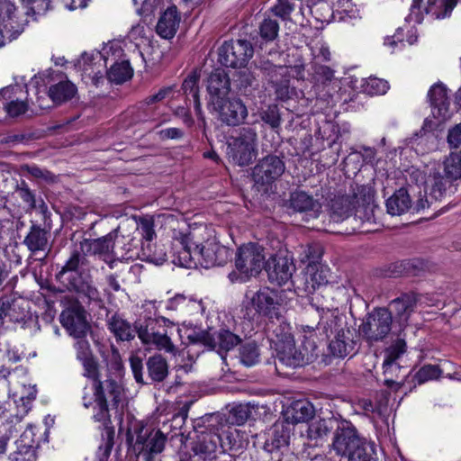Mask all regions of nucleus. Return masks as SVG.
<instances>
[{"instance_id":"21","label":"nucleus","mask_w":461,"mask_h":461,"mask_svg":"<svg viewBox=\"0 0 461 461\" xmlns=\"http://www.w3.org/2000/svg\"><path fill=\"white\" fill-rule=\"evenodd\" d=\"M137 335L144 345L153 346L159 351L176 356L178 350L166 332L156 330V321H145L137 329Z\"/></svg>"},{"instance_id":"44","label":"nucleus","mask_w":461,"mask_h":461,"mask_svg":"<svg viewBox=\"0 0 461 461\" xmlns=\"http://www.w3.org/2000/svg\"><path fill=\"white\" fill-rule=\"evenodd\" d=\"M380 394L381 399L376 402H373L372 400L367 398L358 399L355 403L356 408L363 411L366 416H370L375 413L382 414L387 405L390 393L387 391H381Z\"/></svg>"},{"instance_id":"49","label":"nucleus","mask_w":461,"mask_h":461,"mask_svg":"<svg viewBox=\"0 0 461 461\" xmlns=\"http://www.w3.org/2000/svg\"><path fill=\"white\" fill-rule=\"evenodd\" d=\"M67 289L69 291L77 292L78 294H82L90 301L101 302V294L95 287L92 276L77 282Z\"/></svg>"},{"instance_id":"9","label":"nucleus","mask_w":461,"mask_h":461,"mask_svg":"<svg viewBox=\"0 0 461 461\" xmlns=\"http://www.w3.org/2000/svg\"><path fill=\"white\" fill-rule=\"evenodd\" d=\"M307 312L318 318L315 324L303 325L304 332L318 331L320 334L330 337L331 334H337L339 329H349L347 325L345 317L339 313L338 309L319 308L314 305L307 310Z\"/></svg>"},{"instance_id":"7","label":"nucleus","mask_w":461,"mask_h":461,"mask_svg":"<svg viewBox=\"0 0 461 461\" xmlns=\"http://www.w3.org/2000/svg\"><path fill=\"white\" fill-rule=\"evenodd\" d=\"M130 365L134 379L138 384L162 383L169 374L167 361L160 354H155L147 358L145 364L147 369L146 379L143 373L144 365L140 357L131 356Z\"/></svg>"},{"instance_id":"59","label":"nucleus","mask_w":461,"mask_h":461,"mask_svg":"<svg viewBox=\"0 0 461 461\" xmlns=\"http://www.w3.org/2000/svg\"><path fill=\"white\" fill-rule=\"evenodd\" d=\"M24 170L34 178L40 179L47 184L57 182L58 176L48 169L41 168L36 165H26Z\"/></svg>"},{"instance_id":"33","label":"nucleus","mask_w":461,"mask_h":461,"mask_svg":"<svg viewBox=\"0 0 461 461\" xmlns=\"http://www.w3.org/2000/svg\"><path fill=\"white\" fill-rule=\"evenodd\" d=\"M267 329L271 332L270 339L276 348L279 347V344L292 343L294 341L292 328L281 314L270 320Z\"/></svg>"},{"instance_id":"38","label":"nucleus","mask_w":461,"mask_h":461,"mask_svg":"<svg viewBox=\"0 0 461 461\" xmlns=\"http://www.w3.org/2000/svg\"><path fill=\"white\" fill-rule=\"evenodd\" d=\"M386 211L392 216H399L407 212L411 207V199L407 190H396L385 203Z\"/></svg>"},{"instance_id":"53","label":"nucleus","mask_w":461,"mask_h":461,"mask_svg":"<svg viewBox=\"0 0 461 461\" xmlns=\"http://www.w3.org/2000/svg\"><path fill=\"white\" fill-rule=\"evenodd\" d=\"M137 230L140 231L143 241L153 240L157 234L155 232L154 218L150 215L139 216L136 218Z\"/></svg>"},{"instance_id":"46","label":"nucleus","mask_w":461,"mask_h":461,"mask_svg":"<svg viewBox=\"0 0 461 461\" xmlns=\"http://www.w3.org/2000/svg\"><path fill=\"white\" fill-rule=\"evenodd\" d=\"M133 76V69L129 60L115 62L107 71L108 79L115 84H122L131 79Z\"/></svg>"},{"instance_id":"37","label":"nucleus","mask_w":461,"mask_h":461,"mask_svg":"<svg viewBox=\"0 0 461 461\" xmlns=\"http://www.w3.org/2000/svg\"><path fill=\"white\" fill-rule=\"evenodd\" d=\"M332 420L319 419L312 421L307 429L308 442L304 445L310 447H317L322 444V440L329 435L333 429Z\"/></svg>"},{"instance_id":"36","label":"nucleus","mask_w":461,"mask_h":461,"mask_svg":"<svg viewBox=\"0 0 461 461\" xmlns=\"http://www.w3.org/2000/svg\"><path fill=\"white\" fill-rule=\"evenodd\" d=\"M77 92V88L71 81L60 79L49 87L48 96L54 104L59 105L71 100Z\"/></svg>"},{"instance_id":"64","label":"nucleus","mask_w":461,"mask_h":461,"mask_svg":"<svg viewBox=\"0 0 461 461\" xmlns=\"http://www.w3.org/2000/svg\"><path fill=\"white\" fill-rule=\"evenodd\" d=\"M79 362H81L83 366V375L85 377L91 379L93 384L100 379L98 363L94 356L86 358V360H80Z\"/></svg>"},{"instance_id":"54","label":"nucleus","mask_w":461,"mask_h":461,"mask_svg":"<svg viewBox=\"0 0 461 461\" xmlns=\"http://www.w3.org/2000/svg\"><path fill=\"white\" fill-rule=\"evenodd\" d=\"M402 367L399 363L383 362V373L384 375V384L388 387L396 386L395 390H398L401 384L395 381L399 377Z\"/></svg>"},{"instance_id":"18","label":"nucleus","mask_w":461,"mask_h":461,"mask_svg":"<svg viewBox=\"0 0 461 461\" xmlns=\"http://www.w3.org/2000/svg\"><path fill=\"white\" fill-rule=\"evenodd\" d=\"M218 113L220 121L228 126H238L248 117V109L240 98L229 96L211 105Z\"/></svg>"},{"instance_id":"29","label":"nucleus","mask_w":461,"mask_h":461,"mask_svg":"<svg viewBox=\"0 0 461 461\" xmlns=\"http://www.w3.org/2000/svg\"><path fill=\"white\" fill-rule=\"evenodd\" d=\"M288 207L294 212L305 213L311 218H317L321 212V203L307 192L296 190L290 194Z\"/></svg>"},{"instance_id":"26","label":"nucleus","mask_w":461,"mask_h":461,"mask_svg":"<svg viewBox=\"0 0 461 461\" xmlns=\"http://www.w3.org/2000/svg\"><path fill=\"white\" fill-rule=\"evenodd\" d=\"M357 334L353 329H339L329 343L330 353L339 358L352 356L357 352Z\"/></svg>"},{"instance_id":"58","label":"nucleus","mask_w":461,"mask_h":461,"mask_svg":"<svg viewBox=\"0 0 461 461\" xmlns=\"http://www.w3.org/2000/svg\"><path fill=\"white\" fill-rule=\"evenodd\" d=\"M441 373L442 371L438 366L425 365L417 371L414 379L419 384H421L429 380L438 378Z\"/></svg>"},{"instance_id":"20","label":"nucleus","mask_w":461,"mask_h":461,"mask_svg":"<svg viewBox=\"0 0 461 461\" xmlns=\"http://www.w3.org/2000/svg\"><path fill=\"white\" fill-rule=\"evenodd\" d=\"M60 323L72 337L86 336L90 324L86 320V312L78 303L64 309L59 316Z\"/></svg>"},{"instance_id":"39","label":"nucleus","mask_w":461,"mask_h":461,"mask_svg":"<svg viewBox=\"0 0 461 461\" xmlns=\"http://www.w3.org/2000/svg\"><path fill=\"white\" fill-rule=\"evenodd\" d=\"M452 180L442 176L438 170L429 173L427 179V186L429 189V196L435 201L441 200L447 194V189L451 186Z\"/></svg>"},{"instance_id":"55","label":"nucleus","mask_w":461,"mask_h":461,"mask_svg":"<svg viewBox=\"0 0 461 461\" xmlns=\"http://www.w3.org/2000/svg\"><path fill=\"white\" fill-rule=\"evenodd\" d=\"M200 77L201 71L198 69H194L187 75L182 84V90L185 95H191L192 98L199 95Z\"/></svg>"},{"instance_id":"43","label":"nucleus","mask_w":461,"mask_h":461,"mask_svg":"<svg viewBox=\"0 0 461 461\" xmlns=\"http://www.w3.org/2000/svg\"><path fill=\"white\" fill-rule=\"evenodd\" d=\"M140 258L146 262L162 265L167 260V254L162 248L152 243V240H147L141 243Z\"/></svg>"},{"instance_id":"6","label":"nucleus","mask_w":461,"mask_h":461,"mask_svg":"<svg viewBox=\"0 0 461 461\" xmlns=\"http://www.w3.org/2000/svg\"><path fill=\"white\" fill-rule=\"evenodd\" d=\"M109 375L104 380L101 378L93 384L95 400H102L105 402H112L113 406H117L122 394L123 389L119 378L122 377L123 366L121 359L115 357L108 366Z\"/></svg>"},{"instance_id":"24","label":"nucleus","mask_w":461,"mask_h":461,"mask_svg":"<svg viewBox=\"0 0 461 461\" xmlns=\"http://www.w3.org/2000/svg\"><path fill=\"white\" fill-rule=\"evenodd\" d=\"M330 270L321 264H307L303 276L296 283V289L312 294L329 281Z\"/></svg>"},{"instance_id":"40","label":"nucleus","mask_w":461,"mask_h":461,"mask_svg":"<svg viewBox=\"0 0 461 461\" xmlns=\"http://www.w3.org/2000/svg\"><path fill=\"white\" fill-rule=\"evenodd\" d=\"M258 73L255 67L244 68L236 73V86L245 95H250L258 86Z\"/></svg>"},{"instance_id":"60","label":"nucleus","mask_w":461,"mask_h":461,"mask_svg":"<svg viewBox=\"0 0 461 461\" xmlns=\"http://www.w3.org/2000/svg\"><path fill=\"white\" fill-rule=\"evenodd\" d=\"M279 31V24L276 20L267 18L259 26V33L262 39L267 41H274Z\"/></svg>"},{"instance_id":"12","label":"nucleus","mask_w":461,"mask_h":461,"mask_svg":"<svg viewBox=\"0 0 461 461\" xmlns=\"http://www.w3.org/2000/svg\"><path fill=\"white\" fill-rule=\"evenodd\" d=\"M254 50L247 40L225 41L218 50V61L227 68H241L252 58Z\"/></svg>"},{"instance_id":"52","label":"nucleus","mask_w":461,"mask_h":461,"mask_svg":"<svg viewBox=\"0 0 461 461\" xmlns=\"http://www.w3.org/2000/svg\"><path fill=\"white\" fill-rule=\"evenodd\" d=\"M260 353L255 342H248L240 349V362L246 366H255L259 362Z\"/></svg>"},{"instance_id":"5","label":"nucleus","mask_w":461,"mask_h":461,"mask_svg":"<svg viewBox=\"0 0 461 461\" xmlns=\"http://www.w3.org/2000/svg\"><path fill=\"white\" fill-rule=\"evenodd\" d=\"M228 155L240 167L249 166L258 155V134L249 127L241 128L228 144Z\"/></svg>"},{"instance_id":"13","label":"nucleus","mask_w":461,"mask_h":461,"mask_svg":"<svg viewBox=\"0 0 461 461\" xmlns=\"http://www.w3.org/2000/svg\"><path fill=\"white\" fill-rule=\"evenodd\" d=\"M315 349L316 346L314 343L311 344L310 348L303 346V348H296L294 341L292 343L279 344V347L276 348V361L288 367L295 368L303 366L312 360ZM275 365L276 371L279 373L277 362H275Z\"/></svg>"},{"instance_id":"23","label":"nucleus","mask_w":461,"mask_h":461,"mask_svg":"<svg viewBox=\"0 0 461 461\" xmlns=\"http://www.w3.org/2000/svg\"><path fill=\"white\" fill-rule=\"evenodd\" d=\"M246 297L249 299L250 305L259 315L272 320L280 314V303L275 291L266 287L252 293L251 295L247 293Z\"/></svg>"},{"instance_id":"15","label":"nucleus","mask_w":461,"mask_h":461,"mask_svg":"<svg viewBox=\"0 0 461 461\" xmlns=\"http://www.w3.org/2000/svg\"><path fill=\"white\" fill-rule=\"evenodd\" d=\"M285 164L283 158L269 154L258 160L252 171L256 184L269 185L277 180L285 172Z\"/></svg>"},{"instance_id":"16","label":"nucleus","mask_w":461,"mask_h":461,"mask_svg":"<svg viewBox=\"0 0 461 461\" xmlns=\"http://www.w3.org/2000/svg\"><path fill=\"white\" fill-rule=\"evenodd\" d=\"M189 339L192 343L203 344L210 349L219 352L229 351L240 343V338L228 330H221L215 334L209 331H200L190 335Z\"/></svg>"},{"instance_id":"11","label":"nucleus","mask_w":461,"mask_h":461,"mask_svg":"<svg viewBox=\"0 0 461 461\" xmlns=\"http://www.w3.org/2000/svg\"><path fill=\"white\" fill-rule=\"evenodd\" d=\"M3 111L11 118L24 114L34 100L30 96L26 85L14 84L1 89Z\"/></svg>"},{"instance_id":"48","label":"nucleus","mask_w":461,"mask_h":461,"mask_svg":"<svg viewBox=\"0 0 461 461\" xmlns=\"http://www.w3.org/2000/svg\"><path fill=\"white\" fill-rule=\"evenodd\" d=\"M114 429L105 427L102 432L101 442L95 453V461H107L114 444Z\"/></svg>"},{"instance_id":"28","label":"nucleus","mask_w":461,"mask_h":461,"mask_svg":"<svg viewBox=\"0 0 461 461\" xmlns=\"http://www.w3.org/2000/svg\"><path fill=\"white\" fill-rule=\"evenodd\" d=\"M209 105L219 103L228 97L230 92V80L222 68L214 69L207 79Z\"/></svg>"},{"instance_id":"25","label":"nucleus","mask_w":461,"mask_h":461,"mask_svg":"<svg viewBox=\"0 0 461 461\" xmlns=\"http://www.w3.org/2000/svg\"><path fill=\"white\" fill-rule=\"evenodd\" d=\"M266 269L272 284L283 285L292 279L295 266L288 258L275 255L267 262Z\"/></svg>"},{"instance_id":"57","label":"nucleus","mask_w":461,"mask_h":461,"mask_svg":"<svg viewBox=\"0 0 461 461\" xmlns=\"http://www.w3.org/2000/svg\"><path fill=\"white\" fill-rule=\"evenodd\" d=\"M373 444L364 443L348 456V461H376Z\"/></svg>"},{"instance_id":"34","label":"nucleus","mask_w":461,"mask_h":461,"mask_svg":"<svg viewBox=\"0 0 461 461\" xmlns=\"http://www.w3.org/2000/svg\"><path fill=\"white\" fill-rule=\"evenodd\" d=\"M180 23V16L176 6L168 7L160 16L156 31L164 39H171L175 36Z\"/></svg>"},{"instance_id":"4","label":"nucleus","mask_w":461,"mask_h":461,"mask_svg":"<svg viewBox=\"0 0 461 461\" xmlns=\"http://www.w3.org/2000/svg\"><path fill=\"white\" fill-rule=\"evenodd\" d=\"M88 254L77 241L61 269L56 274V279L66 288L87 278L91 275L93 267L87 258Z\"/></svg>"},{"instance_id":"41","label":"nucleus","mask_w":461,"mask_h":461,"mask_svg":"<svg viewBox=\"0 0 461 461\" xmlns=\"http://www.w3.org/2000/svg\"><path fill=\"white\" fill-rule=\"evenodd\" d=\"M166 307L167 310L180 311L188 314H195L203 311V305L200 301L187 298L183 294H176L169 299Z\"/></svg>"},{"instance_id":"62","label":"nucleus","mask_w":461,"mask_h":461,"mask_svg":"<svg viewBox=\"0 0 461 461\" xmlns=\"http://www.w3.org/2000/svg\"><path fill=\"white\" fill-rule=\"evenodd\" d=\"M261 120L268 124L272 129L279 128L281 124V117L277 105L273 104L267 106L266 110L260 113Z\"/></svg>"},{"instance_id":"2","label":"nucleus","mask_w":461,"mask_h":461,"mask_svg":"<svg viewBox=\"0 0 461 461\" xmlns=\"http://www.w3.org/2000/svg\"><path fill=\"white\" fill-rule=\"evenodd\" d=\"M375 190L370 185H356L350 194H337L330 202V216L334 222L343 221L355 212L354 220L370 221L374 218Z\"/></svg>"},{"instance_id":"32","label":"nucleus","mask_w":461,"mask_h":461,"mask_svg":"<svg viewBox=\"0 0 461 461\" xmlns=\"http://www.w3.org/2000/svg\"><path fill=\"white\" fill-rule=\"evenodd\" d=\"M417 295L414 293L402 294L390 303L392 313L394 312L400 325L405 327L408 320L417 303Z\"/></svg>"},{"instance_id":"27","label":"nucleus","mask_w":461,"mask_h":461,"mask_svg":"<svg viewBox=\"0 0 461 461\" xmlns=\"http://www.w3.org/2000/svg\"><path fill=\"white\" fill-rule=\"evenodd\" d=\"M432 115L435 119L447 121L451 117L447 88L442 83L434 84L428 92Z\"/></svg>"},{"instance_id":"47","label":"nucleus","mask_w":461,"mask_h":461,"mask_svg":"<svg viewBox=\"0 0 461 461\" xmlns=\"http://www.w3.org/2000/svg\"><path fill=\"white\" fill-rule=\"evenodd\" d=\"M221 438L220 449L221 453L227 451H238L243 448V441L240 438V432L236 429L229 428L226 430H222L221 434L218 433Z\"/></svg>"},{"instance_id":"35","label":"nucleus","mask_w":461,"mask_h":461,"mask_svg":"<svg viewBox=\"0 0 461 461\" xmlns=\"http://www.w3.org/2000/svg\"><path fill=\"white\" fill-rule=\"evenodd\" d=\"M289 431L283 423H276L271 428L268 438L264 444V449L279 456L278 452L283 447H287Z\"/></svg>"},{"instance_id":"61","label":"nucleus","mask_w":461,"mask_h":461,"mask_svg":"<svg viewBox=\"0 0 461 461\" xmlns=\"http://www.w3.org/2000/svg\"><path fill=\"white\" fill-rule=\"evenodd\" d=\"M257 71H261L269 77L271 82L277 80V75H281V71L285 69L282 66H276L268 59H260L258 64L255 65Z\"/></svg>"},{"instance_id":"10","label":"nucleus","mask_w":461,"mask_h":461,"mask_svg":"<svg viewBox=\"0 0 461 461\" xmlns=\"http://www.w3.org/2000/svg\"><path fill=\"white\" fill-rule=\"evenodd\" d=\"M392 312L387 308H375L367 313L359 330L369 343L378 342L387 337L392 329Z\"/></svg>"},{"instance_id":"45","label":"nucleus","mask_w":461,"mask_h":461,"mask_svg":"<svg viewBox=\"0 0 461 461\" xmlns=\"http://www.w3.org/2000/svg\"><path fill=\"white\" fill-rule=\"evenodd\" d=\"M457 0H428L425 12L435 19H443L450 15Z\"/></svg>"},{"instance_id":"50","label":"nucleus","mask_w":461,"mask_h":461,"mask_svg":"<svg viewBox=\"0 0 461 461\" xmlns=\"http://www.w3.org/2000/svg\"><path fill=\"white\" fill-rule=\"evenodd\" d=\"M436 139L435 133L418 131L411 138V144L418 152L427 153L435 148Z\"/></svg>"},{"instance_id":"3","label":"nucleus","mask_w":461,"mask_h":461,"mask_svg":"<svg viewBox=\"0 0 461 461\" xmlns=\"http://www.w3.org/2000/svg\"><path fill=\"white\" fill-rule=\"evenodd\" d=\"M127 442L132 451L144 461H161L167 436L159 429L136 423L127 431Z\"/></svg>"},{"instance_id":"42","label":"nucleus","mask_w":461,"mask_h":461,"mask_svg":"<svg viewBox=\"0 0 461 461\" xmlns=\"http://www.w3.org/2000/svg\"><path fill=\"white\" fill-rule=\"evenodd\" d=\"M287 413L294 423L306 422L313 417L314 408L310 402L300 400L291 404Z\"/></svg>"},{"instance_id":"30","label":"nucleus","mask_w":461,"mask_h":461,"mask_svg":"<svg viewBox=\"0 0 461 461\" xmlns=\"http://www.w3.org/2000/svg\"><path fill=\"white\" fill-rule=\"evenodd\" d=\"M106 326L117 341L132 340L135 338L138 327H140V325L132 327L131 322L125 320L122 315L118 312H107Z\"/></svg>"},{"instance_id":"8","label":"nucleus","mask_w":461,"mask_h":461,"mask_svg":"<svg viewBox=\"0 0 461 461\" xmlns=\"http://www.w3.org/2000/svg\"><path fill=\"white\" fill-rule=\"evenodd\" d=\"M266 264V255L261 245L249 242L238 249L235 267L240 274V282H244L249 276L259 274Z\"/></svg>"},{"instance_id":"17","label":"nucleus","mask_w":461,"mask_h":461,"mask_svg":"<svg viewBox=\"0 0 461 461\" xmlns=\"http://www.w3.org/2000/svg\"><path fill=\"white\" fill-rule=\"evenodd\" d=\"M28 303L17 298L14 294L0 295V327L7 323L25 322L29 315Z\"/></svg>"},{"instance_id":"56","label":"nucleus","mask_w":461,"mask_h":461,"mask_svg":"<svg viewBox=\"0 0 461 461\" xmlns=\"http://www.w3.org/2000/svg\"><path fill=\"white\" fill-rule=\"evenodd\" d=\"M406 352V342L402 339H396L384 350V362L398 363L399 358Z\"/></svg>"},{"instance_id":"31","label":"nucleus","mask_w":461,"mask_h":461,"mask_svg":"<svg viewBox=\"0 0 461 461\" xmlns=\"http://www.w3.org/2000/svg\"><path fill=\"white\" fill-rule=\"evenodd\" d=\"M50 232L40 225L32 223L27 235L24 237L23 244L32 255L40 252L45 253L50 250Z\"/></svg>"},{"instance_id":"22","label":"nucleus","mask_w":461,"mask_h":461,"mask_svg":"<svg viewBox=\"0 0 461 461\" xmlns=\"http://www.w3.org/2000/svg\"><path fill=\"white\" fill-rule=\"evenodd\" d=\"M221 438L218 433L204 431L191 443L192 456L198 461H214L221 453Z\"/></svg>"},{"instance_id":"19","label":"nucleus","mask_w":461,"mask_h":461,"mask_svg":"<svg viewBox=\"0 0 461 461\" xmlns=\"http://www.w3.org/2000/svg\"><path fill=\"white\" fill-rule=\"evenodd\" d=\"M366 442L365 438L358 436L355 427L349 422L343 421L335 430L332 447L338 455L348 456Z\"/></svg>"},{"instance_id":"1","label":"nucleus","mask_w":461,"mask_h":461,"mask_svg":"<svg viewBox=\"0 0 461 461\" xmlns=\"http://www.w3.org/2000/svg\"><path fill=\"white\" fill-rule=\"evenodd\" d=\"M180 243L179 260L186 267H191L192 264L204 268L223 266L231 257L230 250L217 242L206 227L191 230L182 237Z\"/></svg>"},{"instance_id":"14","label":"nucleus","mask_w":461,"mask_h":461,"mask_svg":"<svg viewBox=\"0 0 461 461\" xmlns=\"http://www.w3.org/2000/svg\"><path fill=\"white\" fill-rule=\"evenodd\" d=\"M125 238L118 237V230H114L107 235L98 239L83 238L79 241V245L88 255H117L115 251L120 246L122 250L130 251V247H125Z\"/></svg>"},{"instance_id":"51","label":"nucleus","mask_w":461,"mask_h":461,"mask_svg":"<svg viewBox=\"0 0 461 461\" xmlns=\"http://www.w3.org/2000/svg\"><path fill=\"white\" fill-rule=\"evenodd\" d=\"M443 164L447 178L454 181L461 177V152H451Z\"/></svg>"},{"instance_id":"63","label":"nucleus","mask_w":461,"mask_h":461,"mask_svg":"<svg viewBox=\"0 0 461 461\" xmlns=\"http://www.w3.org/2000/svg\"><path fill=\"white\" fill-rule=\"evenodd\" d=\"M86 336L73 337L76 339L74 348L76 350V357L78 361L86 360L93 355L89 341L86 339Z\"/></svg>"}]
</instances>
